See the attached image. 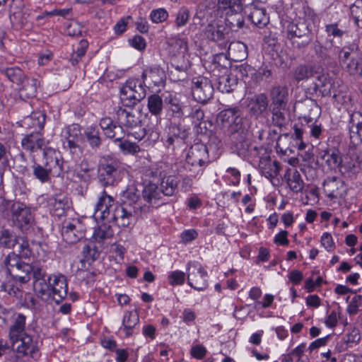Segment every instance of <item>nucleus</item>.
<instances>
[{
    "instance_id": "obj_56",
    "label": "nucleus",
    "mask_w": 362,
    "mask_h": 362,
    "mask_svg": "<svg viewBox=\"0 0 362 362\" xmlns=\"http://www.w3.org/2000/svg\"><path fill=\"white\" fill-rule=\"evenodd\" d=\"M119 141V148L124 154L134 155L141 151L139 146L134 142L122 139Z\"/></svg>"
},
{
    "instance_id": "obj_30",
    "label": "nucleus",
    "mask_w": 362,
    "mask_h": 362,
    "mask_svg": "<svg viewBox=\"0 0 362 362\" xmlns=\"http://www.w3.org/2000/svg\"><path fill=\"white\" fill-rule=\"evenodd\" d=\"M33 12V10L29 8L14 11L10 16L11 21L13 25L21 29L30 26L32 24Z\"/></svg>"
},
{
    "instance_id": "obj_37",
    "label": "nucleus",
    "mask_w": 362,
    "mask_h": 362,
    "mask_svg": "<svg viewBox=\"0 0 362 362\" xmlns=\"http://www.w3.org/2000/svg\"><path fill=\"white\" fill-rule=\"evenodd\" d=\"M247 49L246 45L241 42H233L228 46V54L235 62H241L247 57Z\"/></svg>"
},
{
    "instance_id": "obj_35",
    "label": "nucleus",
    "mask_w": 362,
    "mask_h": 362,
    "mask_svg": "<svg viewBox=\"0 0 362 362\" xmlns=\"http://www.w3.org/2000/svg\"><path fill=\"white\" fill-rule=\"evenodd\" d=\"M285 178L288 185L293 192L297 193L303 189L304 182L297 170L291 171V169H288L285 173Z\"/></svg>"
},
{
    "instance_id": "obj_25",
    "label": "nucleus",
    "mask_w": 362,
    "mask_h": 362,
    "mask_svg": "<svg viewBox=\"0 0 362 362\" xmlns=\"http://www.w3.org/2000/svg\"><path fill=\"white\" fill-rule=\"evenodd\" d=\"M44 145V137L38 132L27 134L21 140L22 148L30 153L42 149Z\"/></svg>"
},
{
    "instance_id": "obj_13",
    "label": "nucleus",
    "mask_w": 362,
    "mask_h": 362,
    "mask_svg": "<svg viewBox=\"0 0 362 362\" xmlns=\"http://www.w3.org/2000/svg\"><path fill=\"white\" fill-rule=\"evenodd\" d=\"M186 162L191 166L200 167L201 169L197 171V174H202V168L206 167L211 162L207 146L201 143L192 145L187 153Z\"/></svg>"
},
{
    "instance_id": "obj_29",
    "label": "nucleus",
    "mask_w": 362,
    "mask_h": 362,
    "mask_svg": "<svg viewBox=\"0 0 362 362\" xmlns=\"http://www.w3.org/2000/svg\"><path fill=\"white\" fill-rule=\"evenodd\" d=\"M269 96L272 106L286 107L288 101V90L286 86H276L271 88Z\"/></svg>"
},
{
    "instance_id": "obj_24",
    "label": "nucleus",
    "mask_w": 362,
    "mask_h": 362,
    "mask_svg": "<svg viewBox=\"0 0 362 362\" xmlns=\"http://www.w3.org/2000/svg\"><path fill=\"white\" fill-rule=\"evenodd\" d=\"M250 6L247 7L250 11L247 15L248 18L257 27L259 28L265 27L269 22V18L267 13L266 9L257 7L253 2H250Z\"/></svg>"
},
{
    "instance_id": "obj_39",
    "label": "nucleus",
    "mask_w": 362,
    "mask_h": 362,
    "mask_svg": "<svg viewBox=\"0 0 362 362\" xmlns=\"http://www.w3.org/2000/svg\"><path fill=\"white\" fill-rule=\"evenodd\" d=\"M19 236L8 228H2L0 230V246L11 249L18 243Z\"/></svg>"
},
{
    "instance_id": "obj_12",
    "label": "nucleus",
    "mask_w": 362,
    "mask_h": 362,
    "mask_svg": "<svg viewBox=\"0 0 362 362\" xmlns=\"http://www.w3.org/2000/svg\"><path fill=\"white\" fill-rule=\"evenodd\" d=\"M269 103V98L264 93L255 94L245 99L248 113L256 119L267 116Z\"/></svg>"
},
{
    "instance_id": "obj_44",
    "label": "nucleus",
    "mask_w": 362,
    "mask_h": 362,
    "mask_svg": "<svg viewBox=\"0 0 362 362\" xmlns=\"http://www.w3.org/2000/svg\"><path fill=\"white\" fill-rule=\"evenodd\" d=\"M323 191L329 198L333 199L337 197V191L339 186L342 187L343 182L336 177H327L323 182Z\"/></svg>"
},
{
    "instance_id": "obj_14",
    "label": "nucleus",
    "mask_w": 362,
    "mask_h": 362,
    "mask_svg": "<svg viewBox=\"0 0 362 362\" xmlns=\"http://www.w3.org/2000/svg\"><path fill=\"white\" fill-rule=\"evenodd\" d=\"M228 29L225 25L216 23L208 24L203 31V35L206 39L214 42L224 48L228 45Z\"/></svg>"
},
{
    "instance_id": "obj_64",
    "label": "nucleus",
    "mask_w": 362,
    "mask_h": 362,
    "mask_svg": "<svg viewBox=\"0 0 362 362\" xmlns=\"http://www.w3.org/2000/svg\"><path fill=\"white\" fill-rule=\"evenodd\" d=\"M185 279V274L181 271L172 272L168 276L169 284L172 286L182 285Z\"/></svg>"
},
{
    "instance_id": "obj_1",
    "label": "nucleus",
    "mask_w": 362,
    "mask_h": 362,
    "mask_svg": "<svg viewBox=\"0 0 362 362\" xmlns=\"http://www.w3.org/2000/svg\"><path fill=\"white\" fill-rule=\"evenodd\" d=\"M139 216L122 204L114 203L112 197L105 191L102 192L95 209V219L107 221V223L115 222L118 226L127 227Z\"/></svg>"
},
{
    "instance_id": "obj_60",
    "label": "nucleus",
    "mask_w": 362,
    "mask_h": 362,
    "mask_svg": "<svg viewBox=\"0 0 362 362\" xmlns=\"http://www.w3.org/2000/svg\"><path fill=\"white\" fill-rule=\"evenodd\" d=\"M75 229L76 226L72 223H67L63 226L62 235L66 238V241L74 243L78 239L74 234Z\"/></svg>"
},
{
    "instance_id": "obj_50",
    "label": "nucleus",
    "mask_w": 362,
    "mask_h": 362,
    "mask_svg": "<svg viewBox=\"0 0 362 362\" xmlns=\"http://www.w3.org/2000/svg\"><path fill=\"white\" fill-rule=\"evenodd\" d=\"M132 83L131 81H127L126 84L122 88L121 99L124 101L125 105L133 106L138 103L134 97V93L132 91Z\"/></svg>"
},
{
    "instance_id": "obj_32",
    "label": "nucleus",
    "mask_w": 362,
    "mask_h": 362,
    "mask_svg": "<svg viewBox=\"0 0 362 362\" xmlns=\"http://www.w3.org/2000/svg\"><path fill=\"white\" fill-rule=\"evenodd\" d=\"M142 197L144 201L149 204L159 205V201L162 199V194L157 185L149 182L146 185L142 190Z\"/></svg>"
},
{
    "instance_id": "obj_23",
    "label": "nucleus",
    "mask_w": 362,
    "mask_h": 362,
    "mask_svg": "<svg viewBox=\"0 0 362 362\" xmlns=\"http://www.w3.org/2000/svg\"><path fill=\"white\" fill-rule=\"evenodd\" d=\"M48 205L51 212L54 216L60 217L65 215L66 211L69 210L71 202L66 196L57 195L49 198Z\"/></svg>"
},
{
    "instance_id": "obj_7",
    "label": "nucleus",
    "mask_w": 362,
    "mask_h": 362,
    "mask_svg": "<svg viewBox=\"0 0 362 362\" xmlns=\"http://www.w3.org/2000/svg\"><path fill=\"white\" fill-rule=\"evenodd\" d=\"M47 288L45 293H40L38 297L44 300L52 298L57 303H60L67 296V280L62 274H52L47 277Z\"/></svg>"
},
{
    "instance_id": "obj_63",
    "label": "nucleus",
    "mask_w": 362,
    "mask_h": 362,
    "mask_svg": "<svg viewBox=\"0 0 362 362\" xmlns=\"http://www.w3.org/2000/svg\"><path fill=\"white\" fill-rule=\"evenodd\" d=\"M17 244H19L21 257L29 258L32 255L33 252L28 240L25 238L19 236V241Z\"/></svg>"
},
{
    "instance_id": "obj_17",
    "label": "nucleus",
    "mask_w": 362,
    "mask_h": 362,
    "mask_svg": "<svg viewBox=\"0 0 362 362\" xmlns=\"http://www.w3.org/2000/svg\"><path fill=\"white\" fill-rule=\"evenodd\" d=\"M298 108L300 111L301 118L306 122H316L321 114V107L317 102L311 98H307L300 102Z\"/></svg>"
},
{
    "instance_id": "obj_31",
    "label": "nucleus",
    "mask_w": 362,
    "mask_h": 362,
    "mask_svg": "<svg viewBox=\"0 0 362 362\" xmlns=\"http://www.w3.org/2000/svg\"><path fill=\"white\" fill-rule=\"evenodd\" d=\"M26 316L22 313H18L13 318V321L9 327L8 337L9 340H16L25 332Z\"/></svg>"
},
{
    "instance_id": "obj_57",
    "label": "nucleus",
    "mask_w": 362,
    "mask_h": 362,
    "mask_svg": "<svg viewBox=\"0 0 362 362\" xmlns=\"http://www.w3.org/2000/svg\"><path fill=\"white\" fill-rule=\"evenodd\" d=\"M362 2L355 1L350 7L351 15L356 25L362 29Z\"/></svg>"
},
{
    "instance_id": "obj_47",
    "label": "nucleus",
    "mask_w": 362,
    "mask_h": 362,
    "mask_svg": "<svg viewBox=\"0 0 362 362\" xmlns=\"http://www.w3.org/2000/svg\"><path fill=\"white\" fill-rule=\"evenodd\" d=\"M21 85L22 86L21 90L24 93L26 97L34 98L36 95L40 82L37 78H26L25 76L24 81Z\"/></svg>"
},
{
    "instance_id": "obj_2",
    "label": "nucleus",
    "mask_w": 362,
    "mask_h": 362,
    "mask_svg": "<svg viewBox=\"0 0 362 362\" xmlns=\"http://www.w3.org/2000/svg\"><path fill=\"white\" fill-rule=\"evenodd\" d=\"M242 114L239 107L232 106L221 110L218 116L223 128L226 129V134L233 143H240L241 146L248 133L247 121Z\"/></svg>"
},
{
    "instance_id": "obj_54",
    "label": "nucleus",
    "mask_w": 362,
    "mask_h": 362,
    "mask_svg": "<svg viewBox=\"0 0 362 362\" xmlns=\"http://www.w3.org/2000/svg\"><path fill=\"white\" fill-rule=\"evenodd\" d=\"M82 253L87 262H93L100 256V251L93 243H88L83 246Z\"/></svg>"
},
{
    "instance_id": "obj_42",
    "label": "nucleus",
    "mask_w": 362,
    "mask_h": 362,
    "mask_svg": "<svg viewBox=\"0 0 362 362\" xmlns=\"http://www.w3.org/2000/svg\"><path fill=\"white\" fill-rule=\"evenodd\" d=\"M117 116L118 122L120 125L125 126L127 127H136L138 123V118L136 115L126 109L119 108L117 111Z\"/></svg>"
},
{
    "instance_id": "obj_3",
    "label": "nucleus",
    "mask_w": 362,
    "mask_h": 362,
    "mask_svg": "<svg viewBox=\"0 0 362 362\" xmlns=\"http://www.w3.org/2000/svg\"><path fill=\"white\" fill-rule=\"evenodd\" d=\"M32 170L36 180L47 183L51 181V175L58 177L64 172V160L52 148H44L42 163H37L33 157Z\"/></svg>"
},
{
    "instance_id": "obj_15",
    "label": "nucleus",
    "mask_w": 362,
    "mask_h": 362,
    "mask_svg": "<svg viewBox=\"0 0 362 362\" xmlns=\"http://www.w3.org/2000/svg\"><path fill=\"white\" fill-rule=\"evenodd\" d=\"M189 132L180 124L171 123L167 131L166 138L163 139V144L168 148H175L176 144L184 141L188 136Z\"/></svg>"
},
{
    "instance_id": "obj_11",
    "label": "nucleus",
    "mask_w": 362,
    "mask_h": 362,
    "mask_svg": "<svg viewBox=\"0 0 362 362\" xmlns=\"http://www.w3.org/2000/svg\"><path fill=\"white\" fill-rule=\"evenodd\" d=\"M191 90L193 98L199 103L205 104L213 98L214 87L206 77H194L192 80Z\"/></svg>"
},
{
    "instance_id": "obj_4",
    "label": "nucleus",
    "mask_w": 362,
    "mask_h": 362,
    "mask_svg": "<svg viewBox=\"0 0 362 362\" xmlns=\"http://www.w3.org/2000/svg\"><path fill=\"white\" fill-rule=\"evenodd\" d=\"M310 23L304 19L296 22H288L285 26L286 37L291 41L293 47L298 49L307 47L312 42L313 35L310 28Z\"/></svg>"
},
{
    "instance_id": "obj_27",
    "label": "nucleus",
    "mask_w": 362,
    "mask_h": 362,
    "mask_svg": "<svg viewBox=\"0 0 362 362\" xmlns=\"http://www.w3.org/2000/svg\"><path fill=\"white\" fill-rule=\"evenodd\" d=\"M139 323V316L136 310L126 311L119 329L124 333L126 337H129L134 333V329Z\"/></svg>"
},
{
    "instance_id": "obj_26",
    "label": "nucleus",
    "mask_w": 362,
    "mask_h": 362,
    "mask_svg": "<svg viewBox=\"0 0 362 362\" xmlns=\"http://www.w3.org/2000/svg\"><path fill=\"white\" fill-rule=\"evenodd\" d=\"M164 103L166 105L168 113L173 117L181 118L189 110L188 106L184 105L178 98L171 95L165 98Z\"/></svg>"
},
{
    "instance_id": "obj_61",
    "label": "nucleus",
    "mask_w": 362,
    "mask_h": 362,
    "mask_svg": "<svg viewBox=\"0 0 362 362\" xmlns=\"http://www.w3.org/2000/svg\"><path fill=\"white\" fill-rule=\"evenodd\" d=\"M325 32L327 37H333L334 38H341L346 33L345 30L339 27L338 23H331L325 25Z\"/></svg>"
},
{
    "instance_id": "obj_43",
    "label": "nucleus",
    "mask_w": 362,
    "mask_h": 362,
    "mask_svg": "<svg viewBox=\"0 0 362 362\" xmlns=\"http://www.w3.org/2000/svg\"><path fill=\"white\" fill-rule=\"evenodd\" d=\"M241 79L249 86L258 83L256 70L251 66L245 64L240 66L238 70Z\"/></svg>"
},
{
    "instance_id": "obj_51",
    "label": "nucleus",
    "mask_w": 362,
    "mask_h": 362,
    "mask_svg": "<svg viewBox=\"0 0 362 362\" xmlns=\"http://www.w3.org/2000/svg\"><path fill=\"white\" fill-rule=\"evenodd\" d=\"M357 54H360L358 45L352 43L344 46L340 49L339 53V62L344 64L351 55H355L354 57H357Z\"/></svg>"
},
{
    "instance_id": "obj_59",
    "label": "nucleus",
    "mask_w": 362,
    "mask_h": 362,
    "mask_svg": "<svg viewBox=\"0 0 362 362\" xmlns=\"http://www.w3.org/2000/svg\"><path fill=\"white\" fill-rule=\"evenodd\" d=\"M169 15L168 11L163 8L153 9L150 13V18L154 23H160L165 21Z\"/></svg>"
},
{
    "instance_id": "obj_46",
    "label": "nucleus",
    "mask_w": 362,
    "mask_h": 362,
    "mask_svg": "<svg viewBox=\"0 0 362 362\" xmlns=\"http://www.w3.org/2000/svg\"><path fill=\"white\" fill-rule=\"evenodd\" d=\"M346 70L351 76L362 78V52L357 54V57L351 58L346 66Z\"/></svg>"
},
{
    "instance_id": "obj_55",
    "label": "nucleus",
    "mask_w": 362,
    "mask_h": 362,
    "mask_svg": "<svg viewBox=\"0 0 362 362\" xmlns=\"http://www.w3.org/2000/svg\"><path fill=\"white\" fill-rule=\"evenodd\" d=\"M286 107H279V106H272L271 110L272 114V121L275 126L283 127L286 123V117L284 110Z\"/></svg>"
},
{
    "instance_id": "obj_49",
    "label": "nucleus",
    "mask_w": 362,
    "mask_h": 362,
    "mask_svg": "<svg viewBox=\"0 0 362 362\" xmlns=\"http://www.w3.org/2000/svg\"><path fill=\"white\" fill-rule=\"evenodd\" d=\"M147 106L151 115L156 117L160 115L163 108V102L161 97L157 94L151 95L148 98Z\"/></svg>"
},
{
    "instance_id": "obj_16",
    "label": "nucleus",
    "mask_w": 362,
    "mask_h": 362,
    "mask_svg": "<svg viewBox=\"0 0 362 362\" xmlns=\"http://www.w3.org/2000/svg\"><path fill=\"white\" fill-rule=\"evenodd\" d=\"M122 204L132 209L138 216H140L144 210L140 200L139 191L134 186H129L122 194Z\"/></svg>"
},
{
    "instance_id": "obj_58",
    "label": "nucleus",
    "mask_w": 362,
    "mask_h": 362,
    "mask_svg": "<svg viewBox=\"0 0 362 362\" xmlns=\"http://www.w3.org/2000/svg\"><path fill=\"white\" fill-rule=\"evenodd\" d=\"M219 8H230L233 11L239 12L242 10L241 0H218Z\"/></svg>"
},
{
    "instance_id": "obj_20",
    "label": "nucleus",
    "mask_w": 362,
    "mask_h": 362,
    "mask_svg": "<svg viewBox=\"0 0 362 362\" xmlns=\"http://www.w3.org/2000/svg\"><path fill=\"white\" fill-rule=\"evenodd\" d=\"M100 127L104 134L110 139L120 141L124 136V131L120 124H117L110 117H105L100 119Z\"/></svg>"
},
{
    "instance_id": "obj_53",
    "label": "nucleus",
    "mask_w": 362,
    "mask_h": 362,
    "mask_svg": "<svg viewBox=\"0 0 362 362\" xmlns=\"http://www.w3.org/2000/svg\"><path fill=\"white\" fill-rule=\"evenodd\" d=\"M20 202H13L10 199L2 198L0 202V215L4 218H11L13 213V207L16 204H19Z\"/></svg>"
},
{
    "instance_id": "obj_10",
    "label": "nucleus",
    "mask_w": 362,
    "mask_h": 362,
    "mask_svg": "<svg viewBox=\"0 0 362 362\" xmlns=\"http://www.w3.org/2000/svg\"><path fill=\"white\" fill-rule=\"evenodd\" d=\"M11 221L14 226L23 233H28L33 226L35 218L31 209L24 203L14 205Z\"/></svg>"
},
{
    "instance_id": "obj_6",
    "label": "nucleus",
    "mask_w": 362,
    "mask_h": 362,
    "mask_svg": "<svg viewBox=\"0 0 362 362\" xmlns=\"http://www.w3.org/2000/svg\"><path fill=\"white\" fill-rule=\"evenodd\" d=\"M4 264L8 274L22 284L28 282L32 277V264L23 262L20 255L9 253L4 259Z\"/></svg>"
},
{
    "instance_id": "obj_19",
    "label": "nucleus",
    "mask_w": 362,
    "mask_h": 362,
    "mask_svg": "<svg viewBox=\"0 0 362 362\" xmlns=\"http://www.w3.org/2000/svg\"><path fill=\"white\" fill-rule=\"evenodd\" d=\"M349 135L351 142L358 145L362 142V111H354L350 115Z\"/></svg>"
},
{
    "instance_id": "obj_40",
    "label": "nucleus",
    "mask_w": 362,
    "mask_h": 362,
    "mask_svg": "<svg viewBox=\"0 0 362 362\" xmlns=\"http://www.w3.org/2000/svg\"><path fill=\"white\" fill-rule=\"evenodd\" d=\"M238 84L236 76L232 74H225L218 79V89L222 93H230L233 91Z\"/></svg>"
},
{
    "instance_id": "obj_45",
    "label": "nucleus",
    "mask_w": 362,
    "mask_h": 362,
    "mask_svg": "<svg viewBox=\"0 0 362 362\" xmlns=\"http://www.w3.org/2000/svg\"><path fill=\"white\" fill-rule=\"evenodd\" d=\"M317 81L314 86V90L315 92L319 90L322 97L330 95L332 83L329 77L322 74L317 76Z\"/></svg>"
},
{
    "instance_id": "obj_9",
    "label": "nucleus",
    "mask_w": 362,
    "mask_h": 362,
    "mask_svg": "<svg viewBox=\"0 0 362 362\" xmlns=\"http://www.w3.org/2000/svg\"><path fill=\"white\" fill-rule=\"evenodd\" d=\"M62 136L64 149L71 155L74 160H77L82 154L79 145L81 137L80 125L73 124L66 127L62 132Z\"/></svg>"
},
{
    "instance_id": "obj_21",
    "label": "nucleus",
    "mask_w": 362,
    "mask_h": 362,
    "mask_svg": "<svg viewBox=\"0 0 362 362\" xmlns=\"http://www.w3.org/2000/svg\"><path fill=\"white\" fill-rule=\"evenodd\" d=\"M142 78L149 84L157 87H164L166 75L165 71L158 66L146 69L142 73Z\"/></svg>"
},
{
    "instance_id": "obj_28",
    "label": "nucleus",
    "mask_w": 362,
    "mask_h": 362,
    "mask_svg": "<svg viewBox=\"0 0 362 362\" xmlns=\"http://www.w3.org/2000/svg\"><path fill=\"white\" fill-rule=\"evenodd\" d=\"M207 272L200 266L196 272L189 273L187 275V284L194 289L203 291L207 288Z\"/></svg>"
},
{
    "instance_id": "obj_8",
    "label": "nucleus",
    "mask_w": 362,
    "mask_h": 362,
    "mask_svg": "<svg viewBox=\"0 0 362 362\" xmlns=\"http://www.w3.org/2000/svg\"><path fill=\"white\" fill-rule=\"evenodd\" d=\"M10 341L13 349L19 357L30 356L37 358L40 356L39 349L41 341L38 335L26 333L16 340Z\"/></svg>"
},
{
    "instance_id": "obj_52",
    "label": "nucleus",
    "mask_w": 362,
    "mask_h": 362,
    "mask_svg": "<svg viewBox=\"0 0 362 362\" xmlns=\"http://www.w3.org/2000/svg\"><path fill=\"white\" fill-rule=\"evenodd\" d=\"M84 135L92 148H98L101 144L99 129L96 127H89L84 132Z\"/></svg>"
},
{
    "instance_id": "obj_33",
    "label": "nucleus",
    "mask_w": 362,
    "mask_h": 362,
    "mask_svg": "<svg viewBox=\"0 0 362 362\" xmlns=\"http://www.w3.org/2000/svg\"><path fill=\"white\" fill-rule=\"evenodd\" d=\"M178 180L175 176L169 175L161 180L159 189L163 196L170 197L177 192Z\"/></svg>"
},
{
    "instance_id": "obj_48",
    "label": "nucleus",
    "mask_w": 362,
    "mask_h": 362,
    "mask_svg": "<svg viewBox=\"0 0 362 362\" xmlns=\"http://www.w3.org/2000/svg\"><path fill=\"white\" fill-rule=\"evenodd\" d=\"M173 16L174 17L175 26L179 29L188 23L190 17V11L187 6H181Z\"/></svg>"
},
{
    "instance_id": "obj_62",
    "label": "nucleus",
    "mask_w": 362,
    "mask_h": 362,
    "mask_svg": "<svg viewBox=\"0 0 362 362\" xmlns=\"http://www.w3.org/2000/svg\"><path fill=\"white\" fill-rule=\"evenodd\" d=\"M131 82L132 83V91L134 93V97L139 103L146 97V89L139 80H131Z\"/></svg>"
},
{
    "instance_id": "obj_34",
    "label": "nucleus",
    "mask_w": 362,
    "mask_h": 362,
    "mask_svg": "<svg viewBox=\"0 0 362 362\" xmlns=\"http://www.w3.org/2000/svg\"><path fill=\"white\" fill-rule=\"evenodd\" d=\"M320 157L331 169L336 168L341 163L339 151L334 147L327 148L322 151Z\"/></svg>"
},
{
    "instance_id": "obj_38",
    "label": "nucleus",
    "mask_w": 362,
    "mask_h": 362,
    "mask_svg": "<svg viewBox=\"0 0 362 362\" xmlns=\"http://www.w3.org/2000/svg\"><path fill=\"white\" fill-rule=\"evenodd\" d=\"M315 73V66L303 64L298 65L293 69V76L294 80L299 83L314 76Z\"/></svg>"
},
{
    "instance_id": "obj_22",
    "label": "nucleus",
    "mask_w": 362,
    "mask_h": 362,
    "mask_svg": "<svg viewBox=\"0 0 362 362\" xmlns=\"http://www.w3.org/2000/svg\"><path fill=\"white\" fill-rule=\"evenodd\" d=\"M32 276L33 277V288L35 293L39 295L40 293L46 291L47 288V272L43 267L38 264H32Z\"/></svg>"
},
{
    "instance_id": "obj_41",
    "label": "nucleus",
    "mask_w": 362,
    "mask_h": 362,
    "mask_svg": "<svg viewBox=\"0 0 362 362\" xmlns=\"http://www.w3.org/2000/svg\"><path fill=\"white\" fill-rule=\"evenodd\" d=\"M0 73L4 74L12 83L19 86L23 83L25 76L23 71L17 66L1 69Z\"/></svg>"
},
{
    "instance_id": "obj_18",
    "label": "nucleus",
    "mask_w": 362,
    "mask_h": 362,
    "mask_svg": "<svg viewBox=\"0 0 362 362\" xmlns=\"http://www.w3.org/2000/svg\"><path fill=\"white\" fill-rule=\"evenodd\" d=\"M281 165L277 160L272 161L270 156H262L259 158L258 169L260 174L269 180L276 177L281 170Z\"/></svg>"
},
{
    "instance_id": "obj_5",
    "label": "nucleus",
    "mask_w": 362,
    "mask_h": 362,
    "mask_svg": "<svg viewBox=\"0 0 362 362\" xmlns=\"http://www.w3.org/2000/svg\"><path fill=\"white\" fill-rule=\"evenodd\" d=\"M122 169L120 160L112 156H103L98 161L97 171L99 183L103 187L115 186Z\"/></svg>"
},
{
    "instance_id": "obj_36",
    "label": "nucleus",
    "mask_w": 362,
    "mask_h": 362,
    "mask_svg": "<svg viewBox=\"0 0 362 362\" xmlns=\"http://www.w3.org/2000/svg\"><path fill=\"white\" fill-rule=\"evenodd\" d=\"M114 231L107 223L103 222L95 228L93 238L98 243H103L106 240L112 238Z\"/></svg>"
}]
</instances>
